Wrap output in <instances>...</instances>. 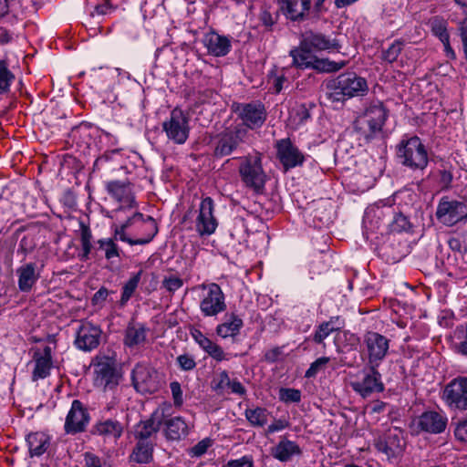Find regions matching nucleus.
I'll use <instances>...</instances> for the list:
<instances>
[{"instance_id": "44", "label": "nucleus", "mask_w": 467, "mask_h": 467, "mask_svg": "<svg viewBox=\"0 0 467 467\" xmlns=\"http://www.w3.org/2000/svg\"><path fill=\"white\" fill-rule=\"evenodd\" d=\"M330 358L327 357H321L312 362L305 373V377L307 379L315 378L317 373L323 370L326 365L329 362Z\"/></svg>"}, {"instance_id": "37", "label": "nucleus", "mask_w": 467, "mask_h": 467, "mask_svg": "<svg viewBox=\"0 0 467 467\" xmlns=\"http://www.w3.org/2000/svg\"><path fill=\"white\" fill-rule=\"evenodd\" d=\"M245 419L253 427H264L268 420V411L262 407L248 408L244 410Z\"/></svg>"}, {"instance_id": "2", "label": "nucleus", "mask_w": 467, "mask_h": 467, "mask_svg": "<svg viewBox=\"0 0 467 467\" xmlns=\"http://www.w3.org/2000/svg\"><path fill=\"white\" fill-rule=\"evenodd\" d=\"M158 228L151 216L143 219V214L134 213L121 225L114 229V240H120L130 245L149 244L156 235Z\"/></svg>"}, {"instance_id": "1", "label": "nucleus", "mask_w": 467, "mask_h": 467, "mask_svg": "<svg viewBox=\"0 0 467 467\" xmlns=\"http://www.w3.org/2000/svg\"><path fill=\"white\" fill-rule=\"evenodd\" d=\"M338 42L326 35L312 30L305 32L297 47L290 50L292 65L300 69H315L317 72H336L346 66L345 61L335 62L318 58L315 51L337 49Z\"/></svg>"}, {"instance_id": "46", "label": "nucleus", "mask_w": 467, "mask_h": 467, "mask_svg": "<svg viewBox=\"0 0 467 467\" xmlns=\"http://www.w3.org/2000/svg\"><path fill=\"white\" fill-rule=\"evenodd\" d=\"M334 332L332 328L326 323H321L316 329L312 339L317 344H323L324 347L326 346L324 343V340L332 333Z\"/></svg>"}, {"instance_id": "54", "label": "nucleus", "mask_w": 467, "mask_h": 467, "mask_svg": "<svg viewBox=\"0 0 467 467\" xmlns=\"http://www.w3.org/2000/svg\"><path fill=\"white\" fill-rule=\"evenodd\" d=\"M171 391L173 398V402L176 407L182 406L183 403L182 390L181 384L177 381H173L170 384Z\"/></svg>"}, {"instance_id": "64", "label": "nucleus", "mask_w": 467, "mask_h": 467, "mask_svg": "<svg viewBox=\"0 0 467 467\" xmlns=\"http://www.w3.org/2000/svg\"><path fill=\"white\" fill-rule=\"evenodd\" d=\"M191 336L195 340V342L199 345L205 338V335L197 328H193L191 330Z\"/></svg>"}, {"instance_id": "51", "label": "nucleus", "mask_w": 467, "mask_h": 467, "mask_svg": "<svg viewBox=\"0 0 467 467\" xmlns=\"http://www.w3.org/2000/svg\"><path fill=\"white\" fill-rule=\"evenodd\" d=\"M223 467H254V459L251 455H244L229 461Z\"/></svg>"}, {"instance_id": "17", "label": "nucleus", "mask_w": 467, "mask_h": 467, "mask_svg": "<svg viewBox=\"0 0 467 467\" xmlns=\"http://www.w3.org/2000/svg\"><path fill=\"white\" fill-rule=\"evenodd\" d=\"M106 191L110 197L119 202V206L113 212L119 213L132 209L136 206L132 185L128 180H113L107 182Z\"/></svg>"}, {"instance_id": "9", "label": "nucleus", "mask_w": 467, "mask_h": 467, "mask_svg": "<svg viewBox=\"0 0 467 467\" xmlns=\"http://www.w3.org/2000/svg\"><path fill=\"white\" fill-rule=\"evenodd\" d=\"M233 108L238 119L242 121L240 125L247 130L259 129L266 120L267 111L265 105L260 101L237 103Z\"/></svg>"}, {"instance_id": "7", "label": "nucleus", "mask_w": 467, "mask_h": 467, "mask_svg": "<svg viewBox=\"0 0 467 467\" xmlns=\"http://www.w3.org/2000/svg\"><path fill=\"white\" fill-rule=\"evenodd\" d=\"M242 182L256 192H262L266 175L262 167L260 155L244 157L238 168Z\"/></svg>"}, {"instance_id": "21", "label": "nucleus", "mask_w": 467, "mask_h": 467, "mask_svg": "<svg viewBox=\"0 0 467 467\" xmlns=\"http://www.w3.org/2000/svg\"><path fill=\"white\" fill-rule=\"evenodd\" d=\"M89 414L83 403L78 400H74L71 408L66 417L65 431L75 434L85 431L89 422Z\"/></svg>"}, {"instance_id": "53", "label": "nucleus", "mask_w": 467, "mask_h": 467, "mask_svg": "<svg viewBox=\"0 0 467 467\" xmlns=\"http://www.w3.org/2000/svg\"><path fill=\"white\" fill-rule=\"evenodd\" d=\"M391 226L393 231L401 232L410 227V222L403 214H397L392 221Z\"/></svg>"}, {"instance_id": "47", "label": "nucleus", "mask_w": 467, "mask_h": 467, "mask_svg": "<svg viewBox=\"0 0 467 467\" xmlns=\"http://www.w3.org/2000/svg\"><path fill=\"white\" fill-rule=\"evenodd\" d=\"M83 456L85 467H110L104 459L92 452L87 451Z\"/></svg>"}, {"instance_id": "19", "label": "nucleus", "mask_w": 467, "mask_h": 467, "mask_svg": "<svg viewBox=\"0 0 467 467\" xmlns=\"http://www.w3.org/2000/svg\"><path fill=\"white\" fill-rule=\"evenodd\" d=\"M213 200L211 197L202 199L194 221L195 231L200 236L211 235L215 232L218 222L213 215Z\"/></svg>"}, {"instance_id": "57", "label": "nucleus", "mask_w": 467, "mask_h": 467, "mask_svg": "<svg viewBox=\"0 0 467 467\" xmlns=\"http://www.w3.org/2000/svg\"><path fill=\"white\" fill-rule=\"evenodd\" d=\"M288 426V422L285 420H275L273 423L268 425L267 427V432L268 433H274L276 431H280L284 429H285Z\"/></svg>"}, {"instance_id": "15", "label": "nucleus", "mask_w": 467, "mask_h": 467, "mask_svg": "<svg viewBox=\"0 0 467 467\" xmlns=\"http://www.w3.org/2000/svg\"><path fill=\"white\" fill-rule=\"evenodd\" d=\"M162 129L169 140L176 144H183L190 132L188 117L180 109H174L170 118L162 123Z\"/></svg>"}, {"instance_id": "27", "label": "nucleus", "mask_w": 467, "mask_h": 467, "mask_svg": "<svg viewBox=\"0 0 467 467\" xmlns=\"http://www.w3.org/2000/svg\"><path fill=\"white\" fill-rule=\"evenodd\" d=\"M33 359L35 368L32 373L33 380L47 378L52 367V349L49 346H46L43 350H36L34 353Z\"/></svg>"}, {"instance_id": "4", "label": "nucleus", "mask_w": 467, "mask_h": 467, "mask_svg": "<svg viewBox=\"0 0 467 467\" xmlns=\"http://www.w3.org/2000/svg\"><path fill=\"white\" fill-rule=\"evenodd\" d=\"M389 110L379 100L372 101L367 106L353 123L354 130L366 141L377 137L388 119Z\"/></svg>"}, {"instance_id": "41", "label": "nucleus", "mask_w": 467, "mask_h": 467, "mask_svg": "<svg viewBox=\"0 0 467 467\" xmlns=\"http://www.w3.org/2000/svg\"><path fill=\"white\" fill-rule=\"evenodd\" d=\"M15 80V75L8 68L5 60L0 59V94L8 93Z\"/></svg>"}, {"instance_id": "28", "label": "nucleus", "mask_w": 467, "mask_h": 467, "mask_svg": "<svg viewBox=\"0 0 467 467\" xmlns=\"http://www.w3.org/2000/svg\"><path fill=\"white\" fill-rule=\"evenodd\" d=\"M404 442L398 434H389L385 439H379L375 441L376 449L390 458H396L402 454Z\"/></svg>"}, {"instance_id": "25", "label": "nucleus", "mask_w": 467, "mask_h": 467, "mask_svg": "<svg viewBox=\"0 0 467 467\" xmlns=\"http://www.w3.org/2000/svg\"><path fill=\"white\" fill-rule=\"evenodd\" d=\"M446 425L447 418L433 410L423 412L417 420V427L421 431L433 434L443 432Z\"/></svg>"}, {"instance_id": "16", "label": "nucleus", "mask_w": 467, "mask_h": 467, "mask_svg": "<svg viewBox=\"0 0 467 467\" xmlns=\"http://www.w3.org/2000/svg\"><path fill=\"white\" fill-rule=\"evenodd\" d=\"M363 346L368 355V365L379 366L385 358L389 348V339L373 331L363 337Z\"/></svg>"}, {"instance_id": "26", "label": "nucleus", "mask_w": 467, "mask_h": 467, "mask_svg": "<svg viewBox=\"0 0 467 467\" xmlns=\"http://www.w3.org/2000/svg\"><path fill=\"white\" fill-rule=\"evenodd\" d=\"M202 43L208 53L214 57L226 56L232 47L231 39L228 36L219 35L214 31L206 33Z\"/></svg>"}, {"instance_id": "56", "label": "nucleus", "mask_w": 467, "mask_h": 467, "mask_svg": "<svg viewBox=\"0 0 467 467\" xmlns=\"http://www.w3.org/2000/svg\"><path fill=\"white\" fill-rule=\"evenodd\" d=\"M283 348L284 347H275L269 350H267L265 355L264 358L268 363H275L277 360H279L280 357L283 355Z\"/></svg>"}, {"instance_id": "60", "label": "nucleus", "mask_w": 467, "mask_h": 467, "mask_svg": "<svg viewBox=\"0 0 467 467\" xmlns=\"http://www.w3.org/2000/svg\"><path fill=\"white\" fill-rule=\"evenodd\" d=\"M82 253L79 254L81 261H87L89 259L92 251L94 252L95 246L91 243H81Z\"/></svg>"}, {"instance_id": "22", "label": "nucleus", "mask_w": 467, "mask_h": 467, "mask_svg": "<svg viewBox=\"0 0 467 467\" xmlns=\"http://www.w3.org/2000/svg\"><path fill=\"white\" fill-rule=\"evenodd\" d=\"M282 15L291 22L301 23L309 16L311 0H277Z\"/></svg>"}, {"instance_id": "14", "label": "nucleus", "mask_w": 467, "mask_h": 467, "mask_svg": "<svg viewBox=\"0 0 467 467\" xmlns=\"http://www.w3.org/2000/svg\"><path fill=\"white\" fill-rule=\"evenodd\" d=\"M441 399L451 410H467V377H457L450 381Z\"/></svg>"}, {"instance_id": "18", "label": "nucleus", "mask_w": 467, "mask_h": 467, "mask_svg": "<svg viewBox=\"0 0 467 467\" xmlns=\"http://www.w3.org/2000/svg\"><path fill=\"white\" fill-rule=\"evenodd\" d=\"M165 417V409L157 408L152 411L146 420H140L134 426L133 435L135 440L139 441H152L151 439L156 437Z\"/></svg>"}, {"instance_id": "39", "label": "nucleus", "mask_w": 467, "mask_h": 467, "mask_svg": "<svg viewBox=\"0 0 467 467\" xmlns=\"http://www.w3.org/2000/svg\"><path fill=\"white\" fill-rule=\"evenodd\" d=\"M199 346L210 357H212L213 359L217 361L227 359L223 349L207 337H205V338L202 342H200Z\"/></svg>"}, {"instance_id": "34", "label": "nucleus", "mask_w": 467, "mask_h": 467, "mask_svg": "<svg viewBox=\"0 0 467 467\" xmlns=\"http://www.w3.org/2000/svg\"><path fill=\"white\" fill-rule=\"evenodd\" d=\"M97 246L94 248V255H98L99 252L104 253V257L108 261L113 262L114 259L120 257L121 250L113 238H102L97 241Z\"/></svg>"}, {"instance_id": "5", "label": "nucleus", "mask_w": 467, "mask_h": 467, "mask_svg": "<svg viewBox=\"0 0 467 467\" xmlns=\"http://www.w3.org/2000/svg\"><path fill=\"white\" fill-rule=\"evenodd\" d=\"M396 156L400 164L412 171H423L429 163L427 149L418 136L403 138L396 146Z\"/></svg>"}, {"instance_id": "43", "label": "nucleus", "mask_w": 467, "mask_h": 467, "mask_svg": "<svg viewBox=\"0 0 467 467\" xmlns=\"http://www.w3.org/2000/svg\"><path fill=\"white\" fill-rule=\"evenodd\" d=\"M231 379L226 370L221 371L212 382L213 389L218 394H223L225 389L229 388Z\"/></svg>"}, {"instance_id": "10", "label": "nucleus", "mask_w": 467, "mask_h": 467, "mask_svg": "<svg viewBox=\"0 0 467 467\" xmlns=\"http://www.w3.org/2000/svg\"><path fill=\"white\" fill-rule=\"evenodd\" d=\"M378 367L368 365L361 370V377L350 382L352 389L363 399L370 397L373 393H379L384 390V384Z\"/></svg>"}, {"instance_id": "55", "label": "nucleus", "mask_w": 467, "mask_h": 467, "mask_svg": "<svg viewBox=\"0 0 467 467\" xmlns=\"http://www.w3.org/2000/svg\"><path fill=\"white\" fill-rule=\"evenodd\" d=\"M455 438L467 445V420L459 422L454 430Z\"/></svg>"}, {"instance_id": "8", "label": "nucleus", "mask_w": 467, "mask_h": 467, "mask_svg": "<svg viewBox=\"0 0 467 467\" xmlns=\"http://www.w3.org/2000/svg\"><path fill=\"white\" fill-rule=\"evenodd\" d=\"M131 381L134 389L140 394H153L161 387L158 371L151 366L138 363L131 371Z\"/></svg>"}, {"instance_id": "62", "label": "nucleus", "mask_w": 467, "mask_h": 467, "mask_svg": "<svg viewBox=\"0 0 467 467\" xmlns=\"http://www.w3.org/2000/svg\"><path fill=\"white\" fill-rule=\"evenodd\" d=\"M92 241V234L88 226L81 224V234H80V242L81 243H91Z\"/></svg>"}, {"instance_id": "59", "label": "nucleus", "mask_w": 467, "mask_h": 467, "mask_svg": "<svg viewBox=\"0 0 467 467\" xmlns=\"http://www.w3.org/2000/svg\"><path fill=\"white\" fill-rule=\"evenodd\" d=\"M326 323L332 328L333 331L340 330L345 326V321L341 317H332L328 321H326Z\"/></svg>"}, {"instance_id": "58", "label": "nucleus", "mask_w": 467, "mask_h": 467, "mask_svg": "<svg viewBox=\"0 0 467 467\" xmlns=\"http://www.w3.org/2000/svg\"><path fill=\"white\" fill-rule=\"evenodd\" d=\"M231 392L234 394H237L239 396H244L246 394V389L243 386V384L237 380L233 379L230 382L229 388Z\"/></svg>"}, {"instance_id": "38", "label": "nucleus", "mask_w": 467, "mask_h": 467, "mask_svg": "<svg viewBox=\"0 0 467 467\" xmlns=\"http://www.w3.org/2000/svg\"><path fill=\"white\" fill-rule=\"evenodd\" d=\"M142 273L143 271L140 270L125 283V285L122 287V294L119 300L120 306H125L127 302L130 299L140 281Z\"/></svg>"}, {"instance_id": "32", "label": "nucleus", "mask_w": 467, "mask_h": 467, "mask_svg": "<svg viewBox=\"0 0 467 467\" xmlns=\"http://www.w3.org/2000/svg\"><path fill=\"white\" fill-rule=\"evenodd\" d=\"M147 327L143 324L130 323L125 331L124 343L129 348L139 346L145 342Z\"/></svg>"}, {"instance_id": "30", "label": "nucleus", "mask_w": 467, "mask_h": 467, "mask_svg": "<svg viewBox=\"0 0 467 467\" xmlns=\"http://www.w3.org/2000/svg\"><path fill=\"white\" fill-rule=\"evenodd\" d=\"M301 452L300 447L286 438H281L279 442L271 449V455L283 462L290 461L295 455H300Z\"/></svg>"}, {"instance_id": "48", "label": "nucleus", "mask_w": 467, "mask_h": 467, "mask_svg": "<svg viewBox=\"0 0 467 467\" xmlns=\"http://www.w3.org/2000/svg\"><path fill=\"white\" fill-rule=\"evenodd\" d=\"M182 285V279L175 275L167 276L162 281L163 287L170 293H174L175 291L179 290Z\"/></svg>"}, {"instance_id": "52", "label": "nucleus", "mask_w": 467, "mask_h": 467, "mask_svg": "<svg viewBox=\"0 0 467 467\" xmlns=\"http://www.w3.org/2000/svg\"><path fill=\"white\" fill-rule=\"evenodd\" d=\"M277 12L272 14L269 9H264L260 14L261 22L267 27H272L277 22Z\"/></svg>"}, {"instance_id": "31", "label": "nucleus", "mask_w": 467, "mask_h": 467, "mask_svg": "<svg viewBox=\"0 0 467 467\" xmlns=\"http://www.w3.org/2000/svg\"><path fill=\"white\" fill-rule=\"evenodd\" d=\"M26 443L30 456L39 457L50 447V437L44 432H32L26 437Z\"/></svg>"}, {"instance_id": "36", "label": "nucleus", "mask_w": 467, "mask_h": 467, "mask_svg": "<svg viewBox=\"0 0 467 467\" xmlns=\"http://www.w3.org/2000/svg\"><path fill=\"white\" fill-rule=\"evenodd\" d=\"M96 431L99 435L117 440L122 435L123 426L118 420L109 419L97 423Z\"/></svg>"}, {"instance_id": "23", "label": "nucleus", "mask_w": 467, "mask_h": 467, "mask_svg": "<svg viewBox=\"0 0 467 467\" xmlns=\"http://www.w3.org/2000/svg\"><path fill=\"white\" fill-rule=\"evenodd\" d=\"M277 157L285 170L301 165L304 162V155L291 142L289 139H283L276 142Z\"/></svg>"}, {"instance_id": "20", "label": "nucleus", "mask_w": 467, "mask_h": 467, "mask_svg": "<svg viewBox=\"0 0 467 467\" xmlns=\"http://www.w3.org/2000/svg\"><path fill=\"white\" fill-rule=\"evenodd\" d=\"M102 330L99 326L90 322L81 321L76 330L74 344L77 348L83 351H91L100 343Z\"/></svg>"}, {"instance_id": "61", "label": "nucleus", "mask_w": 467, "mask_h": 467, "mask_svg": "<svg viewBox=\"0 0 467 467\" xmlns=\"http://www.w3.org/2000/svg\"><path fill=\"white\" fill-rule=\"evenodd\" d=\"M108 296H109V290L105 287H101L99 291H97L94 294V296L92 297V303L94 305L100 304L107 299Z\"/></svg>"}, {"instance_id": "3", "label": "nucleus", "mask_w": 467, "mask_h": 467, "mask_svg": "<svg viewBox=\"0 0 467 467\" xmlns=\"http://www.w3.org/2000/svg\"><path fill=\"white\" fill-rule=\"evenodd\" d=\"M368 90L367 80L354 72H346L326 82V96L331 102H344L364 96Z\"/></svg>"}, {"instance_id": "40", "label": "nucleus", "mask_w": 467, "mask_h": 467, "mask_svg": "<svg viewBox=\"0 0 467 467\" xmlns=\"http://www.w3.org/2000/svg\"><path fill=\"white\" fill-rule=\"evenodd\" d=\"M403 47L404 41L396 39L388 48L382 50L380 58L387 63L392 64L397 61Z\"/></svg>"}, {"instance_id": "29", "label": "nucleus", "mask_w": 467, "mask_h": 467, "mask_svg": "<svg viewBox=\"0 0 467 467\" xmlns=\"http://www.w3.org/2000/svg\"><path fill=\"white\" fill-rule=\"evenodd\" d=\"M18 288L22 292H29L36 282L40 277V273L36 271L35 263H27L17 268Z\"/></svg>"}, {"instance_id": "42", "label": "nucleus", "mask_w": 467, "mask_h": 467, "mask_svg": "<svg viewBox=\"0 0 467 467\" xmlns=\"http://www.w3.org/2000/svg\"><path fill=\"white\" fill-rule=\"evenodd\" d=\"M431 26L433 35L436 36L441 42H447V39L450 38V36L447 30L446 21L439 17H434L431 21Z\"/></svg>"}, {"instance_id": "33", "label": "nucleus", "mask_w": 467, "mask_h": 467, "mask_svg": "<svg viewBox=\"0 0 467 467\" xmlns=\"http://www.w3.org/2000/svg\"><path fill=\"white\" fill-rule=\"evenodd\" d=\"M155 443L152 441H137L130 458V461L144 464L151 462Z\"/></svg>"}, {"instance_id": "12", "label": "nucleus", "mask_w": 467, "mask_h": 467, "mask_svg": "<svg viewBox=\"0 0 467 467\" xmlns=\"http://www.w3.org/2000/svg\"><path fill=\"white\" fill-rule=\"evenodd\" d=\"M437 219L445 225L452 226L467 220V202L442 197L436 210Z\"/></svg>"}, {"instance_id": "63", "label": "nucleus", "mask_w": 467, "mask_h": 467, "mask_svg": "<svg viewBox=\"0 0 467 467\" xmlns=\"http://www.w3.org/2000/svg\"><path fill=\"white\" fill-rule=\"evenodd\" d=\"M296 114L301 122H304L310 118V113H309L308 109L306 108V106H304V105H301L297 109Z\"/></svg>"}, {"instance_id": "45", "label": "nucleus", "mask_w": 467, "mask_h": 467, "mask_svg": "<svg viewBox=\"0 0 467 467\" xmlns=\"http://www.w3.org/2000/svg\"><path fill=\"white\" fill-rule=\"evenodd\" d=\"M279 399L285 403H297L301 400V391L296 389L282 388L279 390Z\"/></svg>"}, {"instance_id": "24", "label": "nucleus", "mask_w": 467, "mask_h": 467, "mask_svg": "<svg viewBox=\"0 0 467 467\" xmlns=\"http://www.w3.org/2000/svg\"><path fill=\"white\" fill-rule=\"evenodd\" d=\"M163 435L170 441H181L189 434L193 425L182 416H174L163 420Z\"/></svg>"}, {"instance_id": "13", "label": "nucleus", "mask_w": 467, "mask_h": 467, "mask_svg": "<svg viewBox=\"0 0 467 467\" xmlns=\"http://www.w3.org/2000/svg\"><path fill=\"white\" fill-rule=\"evenodd\" d=\"M200 287L205 291L200 302V309L204 317H214L226 309L225 296L219 285L202 284Z\"/></svg>"}, {"instance_id": "49", "label": "nucleus", "mask_w": 467, "mask_h": 467, "mask_svg": "<svg viewBox=\"0 0 467 467\" xmlns=\"http://www.w3.org/2000/svg\"><path fill=\"white\" fill-rule=\"evenodd\" d=\"M211 445L212 441L210 439H203L190 449L189 454L192 457H200L207 451Z\"/></svg>"}, {"instance_id": "35", "label": "nucleus", "mask_w": 467, "mask_h": 467, "mask_svg": "<svg viewBox=\"0 0 467 467\" xmlns=\"http://www.w3.org/2000/svg\"><path fill=\"white\" fill-rule=\"evenodd\" d=\"M243 325V320L238 316L232 313L224 323L217 326L216 333L219 337L223 338L235 337L239 334Z\"/></svg>"}, {"instance_id": "50", "label": "nucleus", "mask_w": 467, "mask_h": 467, "mask_svg": "<svg viewBox=\"0 0 467 467\" xmlns=\"http://www.w3.org/2000/svg\"><path fill=\"white\" fill-rule=\"evenodd\" d=\"M176 360L181 369L185 371L192 370L196 367L194 358L189 354L180 355L177 357Z\"/></svg>"}, {"instance_id": "6", "label": "nucleus", "mask_w": 467, "mask_h": 467, "mask_svg": "<svg viewBox=\"0 0 467 467\" xmlns=\"http://www.w3.org/2000/svg\"><path fill=\"white\" fill-rule=\"evenodd\" d=\"M250 133L242 125L230 126L220 132L214 139L213 154L217 158L242 151L248 144Z\"/></svg>"}, {"instance_id": "11", "label": "nucleus", "mask_w": 467, "mask_h": 467, "mask_svg": "<svg viewBox=\"0 0 467 467\" xmlns=\"http://www.w3.org/2000/svg\"><path fill=\"white\" fill-rule=\"evenodd\" d=\"M95 382L104 389H113L119 385V375L116 360L108 356H97L94 359Z\"/></svg>"}]
</instances>
